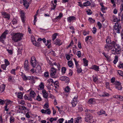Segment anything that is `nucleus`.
<instances>
[{"mask_svg":"<svg viewBox=\"0 0 123 123\" xmlns=\"http://www.w3.org/2000/svg\"><path fill=\"white\" fill-rule=\"evenodd\" d=\"M23 35L19 32L14 34L12 37V40L14 42H16L19 41L22 39Z\"/></svg>","mask_w":123,"mask_h":123,"instance_id":"nucleus-1","label":"nucleus"},{"mask_svg":"<svg viewBox=\"0 0 123 123\" xmlns=\"http://www.w3.org/2000/svg\"><path fill=\"white\" fill-rule=\"evenodd\" d=\"M114 48H111V52L112 54H118L119 52L121 50V48L119 44L115 43L114 44Z\"/></svg>","mask_w":123,"mask_h":123,"instance_id":"nucleus-2","label":"nucleus"},{"mask_svg":"<svg viewBox=\"0 0 123 123\" xmlns=\"http://www.w3.org/2000/svg\"><path fill=\"white\" fill-rule=\"evenodd\" d=\"M85 120L86 122L91 123H93L94 121L93 118V116L91 114H88L86 115L85 118Z\"/></svg>","mask_w":123,"mask_h":123,"instance_id":"nucleus-3","label":"nucleus"},{"mask_svg":"<svg viewBox=\"0 0 123 123\" xmlns=\"http://www.w3.org/2000/svg\"><path fill=\"white\" fill-rule=\"evenodd\" d=\"M56 69L54 67H52L50 69V75L51 77L55 78H57L56 75Z\"/></svg>","mask_w":123,"mask_h":123,"instance_id":"nucleus-4","label":"nucleus"},{"mask_svg":"<svg viewBox=\"0 0 123 123\" xmlns=\"http://www.w3.org/2000/svg\"><path fill=\"white\" fill-rule=\"evenodd\" d=\"M115 85V88L118 90H121L122 88L121 83L119 81L117 80H116V82L113 84Z\"/></svg>","mask_w":123,"mask_h":123,"instance_id":"nucleus-5","label":"nucleus"},{"mask_svg":"<svg viewBox=\"0 0 123 123\" xmlns=\"http://www.w3.org/2000/svg\"><path fill=\"white\" fill-rule=\"evenodd\" d=\"M114 28V30L116 32L118 33H120V30L121 29V25H119L118 23H116L115 24Z\"/></svg>","mask_w":123,"mask_h":123,"instance_id":"nucleus-6","label":"nucleus"},{"mask_svg":"<svg viewBox=\"0 0 123 123\" xmlns=\"http://www.w3.org/2000/svg\"><path fill=\"white\" fill-rule=\"evenodd\" d=\"M30 63L31 66L33 68L36 67L37 65V62L36 59L35 57L32 56L31 57L30 60Z\"/></svg>","mask_w":123,"mask_h":123,"instance_id":"nucleus-7","label":"nucleus"},{"mask_svg":"<svg viewBox=\"0 0 123 123\" xmlns=\"http://www.w3.org/2000/svg\"><path fill=\"white\" fill-rule=\"evenodd\" d=\"M8 33V31H6L2 34L1 35L0 37V41L2 43H4V40L6 38V35Z\"/></svg>","mask_w":123,"mask_h":123,"instance_id":"nucleus-8","label":"nucleus"},{"mask_svg":"<svg viewBox=\"0 0 123 123\" xmlns=\"http://www.w3.org/2000/svg\"><path fill=\"white\" fill-rule=\"evenodd\" d=\"M24 70L27 72H28L30 69V67L29 65L28 62V61L25 60V61L24 65Z\"/></svg>","mask_w":123,"mask_h":123,"instance_id":"nucleus-9","label":"nucleus"},{"mask_svg":"<svg viewBox=\"0 0 123 123\" xmlns=\"http://www.w3.org/2000/svg\"><path fill=\"white\" fill-rule=\"evenodd\" d=\"M100 5L101 6L100 8L101 11L103 13H105L106 11L107 10V8L104 6L103 3H100Z\"/></svg>","mask_w":123,"mask_h":123,"instance_id":"nucleus-10","label":"nucleus"},{"mask_svg":"<svg viewBox=\"0 0 123 123\" xmlns=\"http://www.w3.org/2000/svg\"><path fill=\"white\" fill-rule=\"evenodd\" d=\"M30 80L29 83L31 84H33L35 83V80L33 79V76H27V79H26V80Z\"/></svg>","mask_w":123,"mask_h":123,"instance_id":"nucleus-11","label":"nucleus"},{"mask_svg":"<svg viewBox=\"0 0 123 123\" xmlns=\"http://www.w3.org/2000/svg\"><path fill=\"white\" fill-rule=\"evenodd\" d=\"M8 80L9 82L12 83L14 82L15 79L13 76L9 75L8 76Z\"/></svg>","mask_w":123,"mask_h":123,"instance_id":"nucleus-12","label":"nucleus"},{"mask_svg":"<svg viewBox=\"0 0 123 123\" xmlns=\"http://www.w3.org/2000/svg\"><path fill=\"white\" fill-rule=\"evenodd\" d=\"M60 80L62 81H65L66 82H68L69 81V78L66 76H62L60 78Z\"/></svg>","mask_w":123,"mask_h":123,"instance_id":"nucleus-13","label":"nucleus"},{"mask_svg":"<svg viewBox=\"0 0 123 123\" xmlns=\"http://www.w3.org/2000/svg\"><path fill=\"white\" fill-rule=\"evenodd\" d=\"M82 118L81 117H79L74 119V123H81Z\"/></svg>","mask_w":123,"mask_h":123,"instance_id":"nucleus-14","label":"nucleus"},{"mask_svg":"<svg viewBox=\"0 0 123 123\" xmlns=\"http://www.w3.org/2000/svg\"><path fill=\"white\" fill-rule=\"evenodd\" d=\"M41 112L43 113H44L48 115H50L51 113V111L50 109H47L46 110L43 109L41 110Z\"/></svg>","mask_w":123,"mask_h":123,"instance_id":"nucleus-15","label":"nucleus"},{"mask_svg":"<svg viewBox=\"0 0 123 123\" xmlns=\"http://www.w3.org/2000/svg\"><path fill=\"white\" fill-rule=\"evenodd\" d=\"M2 16L5 18H6L9 19L10 18V15L5 12H3L1 13Z\"/></svg>","mask_w":123,"mask_h":123,"instance_id":"nucleus-16","label":"nucleus"},{"mask_svg":"<svg viewBox=\"0 0 123 123\" xmlns=\"http://www.w3.org/2000/svg\"><path fill=\"white\" fill-rule=\"evenodd\" d=\"M44 86L43 83L42 82H41L38 86L37 88V89L39 90H45L44 89Z\"/></svg>","mask_w":123,"mask_h":123,"instance_id":"nucleus-17","label":"nucleus"},{"mask_svg":"<svg viewBox=\"0 0 123 123\" xmlns=\"http://www.w3.org/2000/svg\"><path fill=\"white\" fill-rule=\"evenodd\" d=\"M76 19V17L74 16H71L68 17L67 18V20L69 22H71L72 21H74Z\"/></svg>","mask_w":123,"mask_h":123,"instance_id":"nucleus-18","label":"nucleus"},{"mask_svg":"<svg viewBox=\"0 0 123 123\" xmlns=\"http://www.w3.org/2000/svg\"><path fill=\"white\" fill-rule=\"evenodd\" d=\"M15 94L17 96V97L18 98L22 99L23 97V94L22 92H16Z\"/></svg>","mask_w":123,"mask_h":123,"instance_id":"nucleus-19","label":"nucleus"},{"mask_svg":"<svg viewBox=\"0 0 123 123\" xmlns=\"http://www.w3.org/2000/svg\"><path fill=\"white\" fill-rule=\"evenodd\" d=\"M95 102V99L94 98H91L89 99L88 102V103L90 105H92L94 104Z\"/></svg>","mask_w":123,"mask_h":123,"instance_id":"nucleus-20","label":"nucleus"},{"mask_svg":"<svg viewBox=\"0 0 123 123\" xmlns=\"http://www.w3.org/2000/svg\"><path fill=\"white\" fill-rule=\"evenodd\" d=\"M71 89L68 86H67L64 89L65 93L67 95H68L70 93Z\"/></svg>","mask_w":123,"mask_h":123,"instance_id":"nucleus-21","label":"nucleus"},{"mask_svg":"<svg viewBox=\"0 0 123 123\" xmlns=\"http://www.w3.org/2000/svg\"><path fill=\"white\" fill-rule=\"evenodd\" d=\"M43 97L45 98H47L48 97V92L45 90H43L42 91Z\"/></svg>","mask_w":123,"mask_h":123,"instance_id":"nucleus-22","label":"nucleus"},{"mask_svg":"<svg viewBox=\"0 0 123 123\" xmlns=\"http://www.w3.org/2000/svg\"><path fill=\"white\" fill-rule=\"evenodd\" d=\"M57 2V1L56 0H55L54 1V3L53 1H51V2L52 4L51 5V10H54L55 9L56 5V3Z\"/></svg>","mask_w":123,"mask_h":123,"instance_id":"nucleus-23","label":"nucleus"},{"mask_svg":"<svg viewBox=\"0 0 123 123\" xmlns=\"http://www.w3.org/2000/svg\"><path fill=\"white\" fill-rule=\"evenodd\" d=\"M90 69H93L96 71H99V67L96 65H92L90 68Z\"/></svg>","mask_w":123,"mask_h":123,"instance_id":"nucleus-24","label":"nucleus"},{"mask_svg":"<svg viewBox=\"0 0 123 123\" xmlns=\"http://www.w3.org/2000/svg\"><path fill=\"white\" fill-rule=\"evenodd\" d=\"M22 22L23 23H24L25 21V14L23 12L21 11L20 12Z\"/></svg>","mask_w":123,"mask_h":123,"instance_id":"nucleus-25","label":"nucleus"},{"mask_svg":"<svg viewBox=\"0 0 123 123\" xmlns=\"http://www.w3.org/2000/svg\"><path fill=\"white\" fill-rule=\"evenodd\" d=\"M6 87V85L4 84H2L0 86V93H2L4 91Z\"/></svg>","mask_w":123,"mask_h":123,"instance_id":"nucleus-26","label":"nucleus"},{"mask_svg":"<svg viewBox=\"0 0 123 123\" xmlns=\"http://www.w3.org/2000/svg\"><path fill=\"white\" fill-rule=\"evenodd\" d=\"M24 97L25 99V100H28L30 101H31L32 100L29 95L26 94L25 95Z\"/></svg>","mask_w":123,"mask_h":123,"instance_id":"nucleus-27","label":"nucleus"},{"mask_svg":"<svg viewBox=\"0 0 123 123\" xmlns=\"http://www.w3.org/2000/svg\"><path fill=\"white\" fill-rule=\"evenodd\" d=\"M62 43V42L59 39H57L55 41V44L56 45H60Z\"/></svg>","mask_w":123,"mask_h":123,"instance_id":"nucleus-28","label":"nucleus"},{"mask_svg":"<svg viewBox=\"0 0 123 123\" xmlns=\"http://www.w3.org/2000/svg\"><path fill=\"white\" fill-rule=\"evenodd\" d=\"M112 44H110L109 45H105V50H108L110 49H111L112 48H111L112 47Z\"/></svg>","mask_w":123,"mask_h":123,"instance_id":"nucleus-29","label":"nucleus"},{"mask_svg":"<svg viewBox=\"0 0 123 123\" xmlns=\"http://www.w3.org/2000/svg\"><path fill=\"white\" fill-rule=\"evenodd\" d=\"M47 82L49 83L48 85L53 86L54 82L53 80L51 79H50L47 80Z\"/></svg>","mask_w":123,"mask_h":123,"instance_id":"nucleus-30","label":"nucleus"},{"mask_svg":"<svg viewBox=\"0 0 123 123\" xmlns=\"http://www.w3.org/2000/svg\"><path fill=\"white\" fill-rule=\"evenodd\" d=\"M53 84L56 89H57L59 86V84L58 81H55L54 82Z\"/></svg>","mask_w":123,"mask_h":123,"instance_id":"nucleus-31","label":"nucleus"},{"mask_svg":"<svg viewBox=\"0 0 123 123\" xmlns=\"http://www.w3.org/2000/svg\"><path fill=\"white\" fill-rule=\"evenodd\" d=\"M83 61L84 66L85 67L87 66L88 65V61L86 60L85 58H83Z\"/></svg>","mask_w":123,"mask_h":123,"instance_id":"nucleus-32","label":"nucleus"},{"mask_svg":"<svg viewBox=\"0 0 123 123\" xmlns=\"http://www.w3.org/2000/svg\"><path fill=\"white\" fill-rule=\"evenodd\" d=\"M21 76L23 80H26V79H27V76H26L25 74L23 72H21Z\"/></svg>","mask_w":123,"mask_h":123,"instance_id":"nucleus-33","label":"nucleus"},{"mask_svg":"<svg viewBox=\"0 0 123 123\" xmlns=\"http://www.w3.org/2000/svg\"><path fill=\"white\" fill-rule=\"evenodd\" d=\"M105 111L103 110H101L100 111H98L97 113L99 115H101L103 114H105Z\"/></svg>","mask_w":123,"mask_h":123,"instance_id":"nucleus-34","label":"nucleus"},{"mask_svg":"<svg viewBox=\"0 0 123 123\" xmlns=\"http://www.w3.org/2000/svg\"><path fill=\"white\" fill-rule=\"evenodd\" d=\"M51 40H47V43L46 44V46H48V48H50L51 47Z\"/></svg>","mask_w":123,"mask_h":123,"instance_id":"nucleus-35","label":"nucleus"},{"mask_svg":"<svg viewBox=\"0 0 123 123\" xmlns=\"http://www.w3.org/2000/svg\"><path fill=\"white\" fill-rule=\"evenodd\" d=\"M53 65H55L57 67V68H58V70H60L61 68V65L55 62L53 63Z\"/></svg>","mask_w":123,"mask_h":123,"instance_id":"nucleus-36","label":"nucleus"},{"mask_svg":"<svg viewBox=\"0 0 123 123\" xmlns=\"http://www.w3.org/2000/svg\"><path fill=\"white\" fill-rule=\"evenodd\" d=\"M41 69V67L40 66L38 65L37 66L36 68L35 71L37 72H40Z\"/></svg>","mask_w":123,"mask_h":123,"instance_id":"nucleus-37","label":"nucleus"},{"mask_svg":"<svg viewBox=\"0 0 123 123\" xmlns=\"http://www.w3.org/2000/svg\"><path fill=\"white\" fill-rule=\"evenodd\" d=\"M11 102L10 100H8L7 101L6 103V105L5 106V110L7 111H8L9 109L7 108V105H8Z\"/></svg>","mask_w":123,"mask_h":123,"instance_id":"nucleus-38","label":"nucleus"},{"mask_svg":"<svg viewBox=\"0 0 123 123\" xmlns=\"http://www.w3.org/2000/svg\"><path fill=\"white\" fill-rule=\"evenodd\" d=\"M30 95L31 97H34L36 95V93L33 91H31L30 93Z\"/></svg>","mask_w":123,"mask_h":123,"instance_id":"nucleus-39","label":"nucleus"},{"mask_svg":"<svg viewBox=\"0 0 123 123\" xmlns=\"http://www.w3.org/2000/svg\"><path fill=\"white\" fill-rule=\"evenodd\" d=\"M43 75L46 78H48L49 77V73L48 71L45 72Z\"/></svg>","mask_w":123,"mask_h":123,"instance_id":"nucleus-40","label":"nucleus"},{"mask_svg":"<svg viewBox=\"0 0 123 123\" xmlns=\"http://www.w3.org/2000/svg\"><path fill=\"white\" fill-rule=\"evenodd\" d=\"M76 68L77 69V73L78 74L81 73L82 71V69L80 67Z\"/></svg>","mask_w":123,"mask_h":123,"instance_id":"nucleus-41","label":"nucleus"},{"mask_svg":"<svg viewBox=\"0 0 123 123\" xmlns=\"http://www.w3.org/2000/svg\"><path fill=\"white\" fill-rule=\"evenodd\" d=\"M107 59V60L108 61H110L111 60V58L110 56L108 55V54H103Z\"/></svg>","mask_w":123,"mask_h":123,"instance_id":"nucleus-42","label":"nucleus"},{"mask_svg":"<svg viewBox=\"0 0 123 123\" xmlns=\"http://www.w3.org/2000/svg\"><path fill=\"white\" fill-rule=\"evenodd\" d=\"M83 4L84 6H90L91 4V3L90 1H87L86 2L83 3Z\"/></svg>","mask_w":123,"mask_h":123,"instance_id":"nucleus-43","label":"nucleus"},{"mask_svg":"<svg viewBox=\"0 0 123 123\" xmlns=\"http://www.w3.org/2000/svg\"><path fill=\"white\" fill-rule=\"evenodd\" d=\"M6 64H2L1 65V68L3 69V70H6L7 67Z\"/></svg>","mask_w":123,"mask_h":123,"instance_id":"nucleus-44","label":"nucleus"},{"mask_svg":"<svg viewBox=\"0 0 123 123\" xmlns=\"http://www.w3.org/2000/svg\"><path fill=\"white\" fill-rule=\"evenodd\" d=\"M68 64L70 67H71L74 65L72 61H68Z\"/></svg>","mask_w":123,"mask_h":123,"instance_id":"nucleus-45","label":"nucleus"},{"mask_svg":"<svg viewBox=\"0 0 123 123\" xmlns=\"http://www.w3.org/2000/svg\"><path fill=\"white\" fill-rule=\"evenodd\" d=\"M46 60L48 63H49V64L51 66H53V63H52V62L49 59V58H48L47 57H46Z\"/></svg>","mask_w":123,"mask_h":123,"instance_id":"nucleus-46","label":"nucleus"},{"mask_svg":"<svg viewBox=\"0 0 123 123\" xmlns=\"http://www.w3.org/2000/svg\"><path fill=\"white\" fill-rule=\"evenodd\" d=\"M23 4L26 8H27L29 6V4L28 2H25Z\"/></svg>","mask_w":123,"mask_h":123,"instance_id":"nucleus-47","label":"nucleus"},{"mask_svg":"<svg viewBox=\"0 0 123 123\" xmlns=\"http://www.w3.org/2000/svg\"><path fill=\"white\" fill-rule=\"evenodd\" d=\"M61 69V72L62 74H64L65 73L66 69L65 67H63Z\"/></svg>","mask_w":123,"mask_h":123,"instance_id":"nucleus-48","label":"nucleus"},{"mask_svg":"<svg viewBox=\"0 0 123 123\" xmlns=\"http://www.w3.org/2000/svg\"><path fill=\"white\" fill-rule=\"evenodd\" d=\"M106 43L107 44H109L111 43V41L110 38L109 37H107L106 40Z\"/></svg>","mask_w":123,"mask_h":123,"instance_id":"nucleus-49","label":"nucleus"},{"mask_svg":"<svg viewBox=\"0 0 123 123\" xmlns=\"http://www.w3.org/2000/svg\"><path fill=\"white\" fill-rule=\"evenodd\" d=\"M115 80V78L114 77H113L110 80L111 82L114 84V83H115L116 82V80Z\"/></svg>","mask_w":123,"mask_h":123,"instance_id":"nucleus-50","label":"nucleus"},{"mask_svg":"<svg viewBox=\"0 0 123 123\" xmlns=\"http://www.w3.org/2000/svg\"><path fill=\"white\" fill-rule=\"evenodd\" d=\"M73 60L75 62V64L76 66V68L80 67L78 62L77 61L76 59L74 58L73 59Z\"/></svg>","mask_w":123,"mask_h":123,"instance_id":"nucleus-51","label":"nucleus"},{"mask_svg":"<svg viewBox=\"0 0 123 123\" xmlns=\"http://www.w3.org/2000/svg\"><path fill=\"white\" fill-rule=\"evenodd\" d=\"M91 36H87L85 38V40L86 42V43H88L87 41L88 40H91Z\"/></svg>","mask_w":123,"mask_h":123,"instance_id":"nucleus-52","label":"nucleus"},{"mask_svg":"<svg viewBox=\"0 0 123 123\" xmlns=\"http://www.w3.org/2000/svg\"><path fill=\"white\" fill-rule=\"evenodd\" d=\"M58 35V34L57 33H55L52 36V39L53 40L56 38V37Z\"/></svg>","mask_w":123,"mask_h":123,"instance_id":"nucleus-53","label":"nucleus"},{"mask_svg":"<svg viewBox=\"0 0 123 123\" xmlns=\"http://www.w3.org/2000/svg\"><path fill=\"white\" fill-rule=\"evenodd\" d=\"M62 13H60L59 15L58 16H57L55 19H56L58 20H59L60 19V18L62 17Z\"/></svg>","mask_w":123,"mask_h":123,"instance_id":"nucleus-54","label":"nucleus"},{"mask_svg":"<svg viewBox=\"0 0 123 123\" xmlns=\"http://www.w3.org/2000/svg\"><path fill=\"white\" fill-rule=\"evenodd\" d=\"M74 44L73 41V40L71 41L67 47V49H68L69 48L71 47Z\"/></svg>","mask_w":123,"mask_h":123,"instance_id":"nucleus-55","label":"nucleus"},{"mask_svg":"<svg viewBox=\"0 0 123 123\" xmlns=\"http://www.w3.org/2000/svg\"><path fill=\"white\" fill-rule=\"evenodd\" d=\"M77 103V102H73L72 101L71 102V104L72 105V106L73 107H75Z\"/></svg>","mask_w":123,"mask_h":123,"instance_id":"nucleus-56","label":"nucleus"},{"mask_svg":"<svg viewBox=\"0 0 123 123\" xmlns=\"http://www.w3.org/2000/svg\"><path fill=\"white\" fill-rule=\"evenodd\" d=\"M119 75L122 77H123V72L120 70H118L117 71Z\"/></svg>","mask_w":123,"mask_h":123,"instance_id":"nucleus-57","label":"nucleus"},{"mask_svg":"<svg viewBox=\"0 0 123 123\" xmlns=\"http://www.w3.org/2000/svg\"><path fill=\"white\" fill-rule=\"evenodd\" d=\"M78 110L79 112H82L83 110V107L82 106H79L78 108Z\"/></svg>","mask_w":123,"mask_h":123,"instance_id":"nucleus-58","label":"nucleus"},{"mask_svg":"<svg viewBox=\"0 0 123 123\" xmlns=\"http://www.w3.org/2000/svg\"><path fill=\"white\" fill-rule=\"evenodd\" d=\"M5 64H6V65L7 66L8 65L10 64V63L9 61L7 59H5Z\"/></svg>","mask_w":123,"mask_h":123,"instance_id":"nucleus-59","label":"nucleus"},{"mask_svg":"<svg viewBox=\"0 0 123 123\" xmlns=\"http://www.w3.org/2000/svg\"><path fill=\"white\" fill-rule=\"evenodd\" d=\"M14 119L13 117H10V123H11L12 122H14Z\"/></svg>","mask_w":123,"mask_h":123,"instance_id":"nucleus-60","label":"nucleus"},{"mask_svg":"<svg viewBox=\"0 0 123 123\" xmlns=\"http://www.w3.org/2000/svg\"><path fill=\"white\" fill-rule=\"evenodd\" d=\"M110 96V94L107 92H105L104 94H103L102 96V97H108Z\"/></svg>","mask_w":123,"mask_h":123,"instance_id":"nucleus-61","label":"nucleus"},{"mask_svg":"<svg viewBox=\"0 0 123 123\" xmlns=\"http://www.w3.org/2000/svg\"><path fill=\"white\" fill-rule=\"evenodd\" d=\"M69 55L70 54H66V59L68 60H69L70 59L71 56Z\"/></svg>","mask_w":123,"mask_h":123,"instance_id":"nucleus-62","label":"nucleus"},{"mask_svg":"<svg viewBox=\"0 0 123 123\" xmlns=\"http://www.w3.org/2000/svg\"><path fill=\"white\" fill-rule=\"evenodd\" d=\"M88 20L92 23H94L95 21V20L93 19L92 18H89V19Z\"/></svg>","mask_w":123,"mask_h":123,"instance_id":"nucleus-63","label":"nucleus"},{"mask_svg":"<svg viewBox=\"0 0 123 123\" xmlns=\"http://www.w3.org/2000/svg\"><path fill=\"white\" fill-rule=\"evenodd\" d=\"M15 70L14 69H12L11 71V73L12 74L14 75H16Z\"/></svg>","mask_w":123,"mask_h":123,"instance_id":"nucleus-64","label":"nucleus"}]
</instances>
